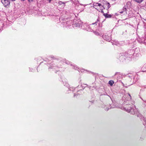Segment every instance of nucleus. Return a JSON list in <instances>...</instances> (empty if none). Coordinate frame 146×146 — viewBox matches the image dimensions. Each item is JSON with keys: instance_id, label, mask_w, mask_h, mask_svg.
Masks as SVG:
<instances>
[{"instance_id": "24", "label": "nucleus", "mask_w": 146, "mask_h": 146, "mask_svg": "<svg viewBox=\"0 0 146 146\" xmlns=\"http://www.w3.org/2000/svg\"><path fill=\"white\" fill-rule=\"evenodd\" d=\"M16 0H10V1H13V2L14 1H15Z\"/></svg>"}, {"instance_id": "23", "label": "nucleus", "mask_w": 146, "mask_h": 146, "mask_svg": "<svg viewBox=\"0 0 146 146\" xmlns=\"http://www.w3.org/2000/svg\"><path fill=\"white\" fill-rule=\"evenodd\" d=\"M73 68L74 69H76L77 68V67L74 66Z\"/></svg>"}, {"instance_id": "17", "label": "nucleus", "mask_w": 146, "mask_h": 146, "mask_svg": "<svg viewBox=\"0 0 146 146\" xmlns=\"http://www.w3.org/2000/svg\"><path fill=\"white\" fill-rule=\"evenodd\" d=\"M98 3H94L93 4L94 6H96L98 5Z\"/></svg>"}, {"instance_id": "14", "label": "nucleus", "mask_w": 146, "mask_h": 146, "mask_svg": "<svg viewBox=\"0 0 146 146\" xmlns=\"http://www.w3.org/2000/svg\"><path fill=\"white\" fill-rule=\"evenodd\" d=\"M59 4L60 5H61L62 4H64V5H65V3L62 1H60L59 2Z\"/></svg>"}, {"instance_id": "2", "label": "nucleus", "mask_w": 146, "mask_h": 146, "mask_svg": "<svg viewBox=\"0 0 146 146\" xmlns=\"http://www.w3.org/2000/svg\"><path fill=\"white\" fill-rule=\"evenodd\" d=\"M102 3H103V5L102 6L103 7L104 9H108L110 7V3L107 1L103 0L102 1Z\"/></svg>"}, {"instance_id": "18", "label": "nucleus", "mask_w": 146, "mask_h": 146, "mask_svg": "<svg viewBox=\"0 0 146 146\" xmlns=\"http://www.w3.org/2000/svg\"><path fill=\"white\" fill-rule=\"evenodd\" d=\"M86 29L87 30V31H91V29H87V28H85V29Z\"/></svg>"}, {"instance_id": "10", "label": "nucleus", "mask_w": 146, "mask_h": 146, "mask_svg": "<svg viewBox=\"0 0 146 146\" xmlns=\"http://www.w3.org/2000/svg\"><path fill=\"white\" fill-rule=\"evenodd\" d=\"M139 52V48H136L134 50V53L136 54H137Z\"/></svg>"}, {"instance_id": "6", "label": "nucleus", "mask_w": 146, "mask_h": 146, "mask_svg": "<svg viewBox=\"0 0 146 146\" xmlns=\"http://www.w3.org/2000/svg\"><path fill=\"white\" fill-rule=\"evenodd\" d=\"M104 15L106 18H111V15L108 14L107 13H104Z\"/></svg>"}, {"instance_id": "31", "label": "nucleus", "mask_w": 146, "mask_h": 146, "mask_svg": "<svg viewBox=\"0 0 146 146\" xmlns=\"http://www.w3.org/2000/svg\"><path fill=\"white\" fill-rule=\"evenodd\" d=\"M49 0V2H50L51 1V0Z\"/></svg>"}, {"instance_id": "15", "label": "nucleus", "mask_w": 146, "mask_h": 146, "mask_svg": "<svg viewBox=\"0 0 146 146\" xmlns=\"http://www.w3.org/2000/svg\"><path fill=\"white\" fill-rule=\"evenodd\" d=\"M99 21V19H97V21H96L95 22V23H92V25H94V24H96V23H98V21Z\"/></svg>"}, {"instance_id": "19", "label": "nucleus", "mask_w": 146, "mask_h": 146, "mask_svg": "<svg viewBox=\"0 0 146 146\" xmlns=\"http://www.w3.org/2000/svg\"><path fill=\"white\" fill-rule=\"evenodd\" d=\"M98 6H102V5H101V4H100V3H98Z\"/></svg>"}, {"instance_id": "28", "label": "nucleus", "mask_w": 146, "mask_h": 146, "mask_svg": "<svg viewBox=\"0 0 146 146\" xmlns=\"http://www.w3.org/2000/svg\"><path fill=\"white\" fill-rule=\"evenodd\" d=\"M21 1H25V0H20Z\"/></svg>"}, {"instance_id": "4", "label": "nucleus", "mask_w": 146, "mask_h": 146, "mask_svg": "<svg viewBox=\"0 0 146 146\" xmlns=\"http://www.w3.org/2000/svg\"><path fill=\"white\" fill-rule=\"evenodd\" d=\"M1 2L4 7H6L9 6L10 4V0H1Z\"/></svg>"}, {"instance_id": "12", "label": "nucleus", "mask_w": 146, "mask_h": 146, "mask_svg": "<svg viewBox=\"0 0 146 146\" xmlns=\"http://www.w3.org/2000/svg\"><path fill=\"white\" fill-rule=\"evenodd\" d=\"M114 82L113 80H110L109 82V84L111 85L112 86Z\"/></svg>"}, {"instance_id": "9", "label": "nucleus", "mask_w": 146, "mask_h": 146, "mask_svg": "<svg viewBox=\"0 0 146 146\" xmlns=\"http://www.w3.org/2000/svg\"><path fill=\"white\" fill-rule=\"evenodd\" d=\"M86 2H87V4H91L92 2V0H84Z\"/></svg>"}, {"instance_id": "1", "label": "nucleus", "mask_w": 146, "mask_h": 146, "mask_svg": "<svg viewBox=\"0 0 146 146\" xmlns=\"http://www.w3.org/2000/svg\"><path fill=\"white\" fill-rule=\"evenodd\" d=\"M125 99L124 104L125 107L124 108V110L127 112L129 113L132 114H136L137 117L140 118L141 120L143 121V124L146 127V119L143 117L142 115L138 112H136L137 110L136 109H132V106L134 104L133 102H132L131 97L130 95L128 94L127 95L124 96L123 98V99Z\"/></svg>"}, {"instance_id": "32", "label": "nucleus", "mask_w": 146, "mask_h": 146, "mask_svg": "<svg viewBox=\"0 0 146 146\" xmlns=\"http://www.w3.org/2000/svg\"><path fill=\"white\" fill-rule=\"evenodd\" d=\"M30 71H32V69H31L30 70Z\"/></svg>"}, {"instance_id": "26", "label": "nucleus", "mask_w": 146, "mask_h": 146, "mask_svg": "<svg viewBox=\"0 0 146 146\" xmlns=\"http://www.w3.org/2000/svg\"><path fill=\"white\" fill-rule=\"evenodd\" d=\"M68 61L67 62H66V63L67 64H69V63H68Z\"/></svg>"}, {"instance_id": "7", "label": "nucleus", "mask_w": 146, "mask_h": 146, "mask_svg": "<svg viewBox=\"0 0 146 146\" xmlns=\"http://www.w3.org/2000/svg\"><path fill=\"white\" fill-rule=\"evenodd\" d=\"M126 8L124 7L121 10H120L119 11V12L121 13H123V12L125 11H126Z\"/></svg>"}, {"instance_id": "21", "label": "nucleus", "mask_w": 146, "mask_h": 146, "mask_svg": "<svg viewBox=\"0 0 146 146\" xmlns=\"http://www.w3.org/2000/svg\"><path fill=\"white\" fill-rule=\"evenodd\" d=\"M50 58L51 59L52 58L54 59V60L56 59L54 57L52 56H51L50 57Z\"/></svg>"}, {"instance_id": "3", "label": "nucleus", "mask_w": 146, "mask_h": 146, "mask_svg": "<svg viewBox=\"0 0 146 146\" xmlns=\"http://www.w3.org/2000/svg\"><path fill=\"white\" fill-rule=\"evenodd\" d=\"M126 58L125 54L123 53H120L117 57V58L119 59L120 61H121L125 60Z\"/></svg>"}, {"instance_id": "27", "label": "nucleus", "mask_w": 146, "mask_h": 146, "mask_svg": "<svg viewBox=\"0 0 146 146\" xmlns=\"http://www.w3.org/2000/svg\"><path fill=\"white\" fill-rule=\"evenodd\" d=\"M109 109H107L106 108V110H107V111H108V110Z\"/></svg>"}, {"instance_id": "11", "label": "nucleus", "mask_w": 146, "mask_h": 146, "mask_svg": "<svg viewBox=\"0 0 146 146\" xmlns=\"http://www.w3.org/2000/svg\"><path fill=\"white\" fill-rule=\"evenodd\" d=\"M144 0H133L135 2H137L139 3H141Z\"/></svg>"}, {"instance_id": "22", "label": "nucleus", "mask_w": 146, "mask_h": 146, "mask_svg": "<svg viewBox=\"0 0 146 146\" xmlns=\"http://www.w3.org/2000/svg\"><path fill=\"white\" fill-rule=\"evenodd\" d=\"M78 94H74V96L75 97L76 96H77L78 95Z\"/></svg>"}, {"instance_id": "16", "label": "nucleus", "mask_w": 146, "mask_h": 146, "mask_svg": "<svg viewBox=\"0 0 146 146\" xmlns=\"http://www.w3.org/2000/svg\"><path fill=\"white\" fill-rule=\"evenodd\" d=\"M34 0H28V2L30 3H31L34 1Z\"/></svg>"}, {"instance_id": "25", "label": "nucleus", "mask_w": 146, "mask_h": 146, "mask_svg": "<svg viewBox=\"0 0 146 146\" xmlns=\"http://www.w3.org/2000/svg\"><path fill=\"white\" fill-rule=\"evenodd\" d=\"M142 71L143 72H146V70H142Z\"/></svg>"}, {"instance_id": "5", "label": "nucleus", "mask_w": 146, "mask_h": 146, "mask_svg": "<svg viewBox=\"0 0 146 146\" xmlns=\"http://www.w3.org/2000/svg\"><path fill=\"white\" fill-rule=\"evenodd\" d=\"M102 37L104 40L108 41H110L111 39L110 36L108 35H104L102 36Z\"/></svg>"}, {"instance_id": "30", "label": "nucleus", "mask_w": 146, "mask_h": 146, "mask_svg": "<svg viewBox=\"0 0 146 146\" xmlns=\"http://www.w3.org/2000/svg\"><path fill=\"white\" fill-rule=\"evenodd\" d=\"M53 65V64H50V66H52V65Z\"/></svg>"}, {"instance_id": "8", "label": "nucleus", "mask_w": 146, "mask_h": 146, "mask_svg": "<svg viewBox=\"0 0 146 146\" xmlns=\"http://www.w3.org/2000/svg\"><path fill=\"white\" fill-rule=\"evenodd\" d=\"M113 44L116 45H117L118 46H119L120 45L119 42H118L116 41H114Z\"/></svg>"}, {"instance_id": "20", "label": "nucleus", "mask_w": 146, "mask_h": 146, "mask_svg": "<svg viewBox=\"0 0 146 146\" xmlns=\"http://www.w3.org/2000/svg\"><path fill=\"white\" fill-rule=\"evenodd\" d=\"M101 12L103 14V15H104V12L103 10V9H101Z\"/></svg>"}, {"instance_id": "29", "label": "nucleus", "mask_w": 146, "mask_h": 146, "mask_svg": "<svg viewBox=\"0 0 146 146\" xmlns=\"http://www.w3.org/2000/svg\"><path fill=\"white\" fill-rule=\"evenodd\" d=\"M119 73V72H116V73H115V75H116V74H117V73Z\"/></svg>"}, {"instance_id": "13", "label": "nucleus", "mask_w": 146, "mask_h": 146, "mask_svg": "<svg viewBox=\"0 0 146 146\" xmlns=\"http://www.w3.org/2000/svg\"><path fill=\"white\" fill-rule=\"evenodd\" d=\"M57 66H50L49 67V69H52V68H54L55 69V67H57Z\"/></svg>"}, {"instance_id": "33", "label": "nucleus", "mask_w": 146, "mask_h": 146, "mask_svg": "<svg viewBox=\"0 0 146 146\" xmlns=\"http://www.w3.org/2000/svg\"><path fill=\"white\" fill-rule=\"evenodd\" d=\"M89 26H88V28H89Z\"/></svg>"}]
</instances>
